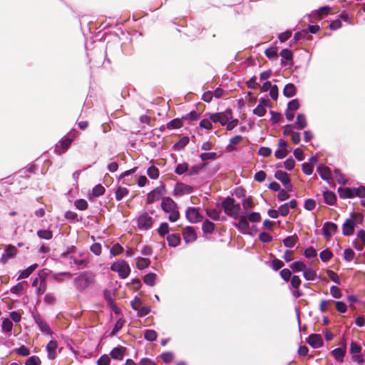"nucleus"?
<instances>
[{"instance_id": "nucleus-1", "label": "nucleus", "mask_w": 365, "mask_h": 365, "mask_svg": "<svg viewBox=\"0 0 365 365\" xmlns=\"http://www.w3.org/2000/svg\"><path fill=\"white\" fill-rule=\"evenodd\" d=\"M162 210L169 213L168 219L170 222H176L180 217L178 204L170 197L163 198L161 202Z\"/></svg>"}, {"instance_id": "nucleus-2", "label": "nucleus", "mask_w": 365, "mask_h": 365, "mask_svg": "<svg viewBox=\"0 0 365 365\" xmlns=\"http://www.w3.org/2000/svg\"><path fill=\"white\" fill-rule=\"evenodd\" d=\"M222 207L228 216L235 220L240 217L241 206L239 203H235L234 198L230 197L225 198L222 202Z\"/></svg>"}, {"instance_id": "nucleus-3", "label": "nucleus", "mask_w": 365, "mask_h": 365, "mask_svg": "<svg viewBox=\"0 0 365 365\" xmlns=\"http://www.w3.org/2000/svg\"><path fill=\"white\" fill-rule=\"evenodd\" d=\"M94 282V276L92 273L83 272L74 278L73 284L76 289L83 291Z\"/></svg>"}, {"instance_id": "nucleus-4", "label": "nucleus", "mask_w": 365, "mask_h": 365, "mask_svg": "<svg viewBox=\"0 0 365 365\" xmlns=\"http://www.w3.org/2000/svg\"><path fill=\"white\" fill-rule=\"evenodd\" d=\"M110 269L112 271L118 272L121 279L127 278L130 273L129 264L123 259L114 262L111 265Z\"/></svg>"}, {"instance_id": "nucleus-5", "label": "nucleus", "mask_w": 365, "mask_h": 365, "mask_svg": "<svg viewBox=\"0 0 365 365\" xmlns=\"http://www.w3.org/2000/svg\"><path fill=\"white\" fill-rule=\"evenodd\" d=\"M238 222H234L233 225L238 229V230L243 233L247 234L250 230L249 220L247 218V212H245L242 215H240Z\"/></svg>"}, {"instance_id": "nucleus-6", "label": "nucleus", "mask_w": 365, "mask_h": 365, "mask_svg": "<svg viewBox=\"0 0 365 365\" xmlns=\"http://www.w3.org/2000/svg\"><path fill=\"white\" fill-rule=\"evenodd\" d=\"M165 191V188L164 185H160L152 191H150L147 196L146 202L148 204H152L158 200H159L161 197L164 195Z\"/></svg>"}, {"instance_id": "nucleus-7", "label": "nucleus", "mask_w": 365, "mask_h": 365, "mask_svg": "<svg viewBox=\"0 0 365 365\" xmlns=\"http://www.w3.org/2000/svg\"><path fill=\"white\" fill-rule=\"evenodd\" d=\"M153 224V217L148 214L144 212L141 214L138 218V227L140 230H147L152 227Z\"/></svg>"}, {"instance_id": "nucleus-8", "label": "nucleus", "mask_w": 365, "mask_h": 365, "mask_svg": "<svg viewBox=\"0 0 365 365\" xmlns=\"http://www.w3.org/2000/svg\"><path fill=\"white\" fill-rule=\"evenodd\" d=\"M192 192V187L182 182H177L173 190V195L175 197H181L190 194Z\"/></svg>"}, {"instance_id": "nucleus-9", "label": "nucleus", "mask_w": 365, "mask_h": 365, "mask_svg": "<svg viewBox=\"0 0 365 365\" xmlns=\"http://www.w3.org/2000/svg\"><path fill=\"white\" fill-rule=\"evenodd\" d=\"M186 218L191 223H197L203 220V217L200 214L198 208L190 207L185 212Z\"/></svg>"}, {"instance_id": "nucleus-10", "label": "nucleus", "mask_w": 365, "mask_h": 365, "mask_svg": "<svg viewBox=\"0 0 365 365\" xmlns=\"http://www.w3.org/2000/svg\"><path fill=\"white\" fill-rule=\"evenodd\" d=\"M72 141L73 140L70 138H62L56 145L55 152L58 155L65 153L71 145Z\"/></svg>"}, {"instance_id": "nucleus-11", "label": "nucleus", "mask_w": 365, "mask_h": 365, "mask_svg": "<svg viewBox=\"0 0 365 365\" xmlns=\"http://www.w3.org/2000/svg\"><path fill=\"white\" fill-rule=\"evenodd\" d=\"M337 225L331 222H325L322 227L323 235L327 239L331 238L332 235L337 232Z\"/></svg>"}, {"instance_id": "nucleus-12", "label": "nucleus", "mask_w": 365, "mask_h": 365, "mask_svg": "<svg viewBox=\"0 0 365 365\" xmlns=\"http://www.w3.org/2000/svg\"><path fill=\"white\" fill-rule=\"evenodd\" d=\"M307 342L314 349H317L323 345V339L320 334H312L309 336Z\"/></svg>"}, {"instance_id": "nucleus-13", "label": "nucleus", "mask_w": 365, "mask_h": 365, "mask_svg": "<svg viewBox=\"0 0 365 365\" xmlns=\"http://www.w3.org/2000/svg\"><path fill=\"white\" fill-rule=\"evenodd\" d=\"M35 323L38 326L41 331L45 334H51V331L48 324L38 314H33Z\"/></svg>"}, {"instance_id": "nucleus-14", "label": "nucleus", "mask_w": 365, "mask_h": 365, "mask_svg": "<svg viewBox=\"0 0 365 365\" xmlns=\"http://www.w3.org/2000/svg\"><path fill=\"white\" fill-rule=\"evenodd\" d=\"M16 253L17 249L13 245H9L1 256V263L6 264L11 258L14 257Z\"/></svg>"}, {"instance_id": "nucleus-15", "label": "nucleus", "mask_w": 365, "mask_h": 365, "mask_svg": "<svg viewBox=\"0 0 365 365\" xmlns=\"http://www.w3.org/2000/svg\"><path fill=\"white\" fill-rule=\"evenodd\" d=\"M280 56L282 58V61H281L282 65L287 66L289 64V66H291L293 64V61H292L293 53H292V51H290L288 48L282 49L280 51Z\"/></svg>"}, {"instance_id": "nucleus-16", "label": "nucleus", "mask_w": 365, "mask_h": 365, "mask_svg": "<svg viewBox=\"0 0 365 365\" xmlns=\"http://www.w3.org/2000/svg\"><path fill=\"white\" fill-rule=\"evenodd\" d=\"M183 239L186 243L193 242L197 239L196 232L192 227H187L183 232Z\"/></svg>"}, {"instance_id": "nucleus-17", "label": "nucleus", "mask_w": 365, "mask_h": 365, "mask_svg": "<svg viewBox=\"0 0 365 365\" xmlns=\"http://www.w3.org/2000/svg\"><path fill=\"white\" fill-rule=\"evenodd\" d=\"M125 351V347L118 346L110 351V356L113 359L121 361L124 357Z\"/></svg>"}, {"instance_id": "nucleus-18", "label": "nucleus", "mask_w": 365, "mask_h": 365, "mask_svg": "<svg viewBox=\"0 0 365 365\" xmlns=\"http://www.w3.org/2000/svg\"><path fill=\"white\" fill-rule=\"evenodd\" d=\"M58 347V344L56 341L51 340L46 345V351H47V357L50 360H53L56 358L57 353L56 349Z\"/></svg>"}, {"instance_id": "nucleus-19", "label": "nucleus", "mask_w": 365, "mask_h": 365, "mask_svg": "<svg viewBox=\"0 0 365 365\" xmlns=\"http://www.w3.org/2000/svg\"><path fill=\"white\" fill-rule=\"evenodd\" d=\"M277 180H279L287 188L291 187L289 175L282 170H277L274 174Z\"/></svg>"}, {"instance_id": "nucleus-20", "label": "nucleus", "mask_w": 365, "mask_h": 365, "mask_svg": "<svg viewBox=\"0 0 365 365\" xmlns=\"http://www.w3.org/2000/svg\"><path fill=\"white\" fill-rule=\"evenodd\" d=\"M317 171L324 180L329 182V180L332 179V174L330 168L327 166H319Z\"/></svg>"}, {"instance_id": "nucleus-21", "label": "nucleus", "mask_w": 365, "mask_h": 365, "mask_svg": "<svg viewBox=\"0 0 365 365\" xmlns=\"http://www.w3.org/2000/svg\"><path fill=\"white\" fill-rule=\"evenodd\" d=\"M46 273L44 272V270L41 271V272L38 274L40 283L38 287L36 290V292L38 295L43 294L46 290Z\"/></svg>"}, {"instance_id": "nucleus-22", "label": "nucleus", "mask_w": 365, "mask_h": 365, "mask_svg": "<svg viewBox=\"0 0 365 365\" xmlns=\"http://www.w3.org/2000/svg\"><path fill=\"white\" fill-rule=\"evenodd\" d=\"M355 225L349 219H346L343 224L342 233L345 236H350L354 232Z\"/></svg>"}, {"instance_id": "nucleus-23", "label": "nucleus", "mask_w": 365, "mask_h": 365, "mask_svg": "<svg viewBox=\"0 0 365 365\" xmlns=\"http://www.w3.org/2000/svg\"><path fill=\"white\" fill-rule=\"evenodd\" d=\"M339 197L342 199L354 197V188L352 187H341L337 190Z\"/></svg>"}, {"instance_id": "nucleus-24", "label": "nucleus", "mask_w": 365, "mask_h": 365, "mask_svg": "<svg viewBox=\"0 0 365 365\" xmlns=\"http://www.w3.org/2000/svg\"><path fill=\"white\" fill-rule=\"evenodd\" d=\"M323 196L327 204L329 205H333L335 204L336 201V196L334 192L327 190L323 192Z\"/></svg>"}, {"instance_id": "nucleus-25", "label": "nucleus", "mask_w": 365, "mask_h": 365, "mask_svg": "<svg viewBox=\"0 0 365 365\" xmlns=\"http://www.w3.org/2000/svg\"><path fill=\"white\" fill-rule=\"evenodd\" d=\"M332 355L334 358L339 362H342L344 360V357L346 353V348L345 346L344 348L339 347L334 349L332 351Z\"/></svg>"}, {"instance_id": "nucleus-26", "label": "nucleus", "mask_w": 365, "mask_h": 365, "mask_svg": "<svg viewBox=\"0 0 365 365\" xmlns=\"http://www.w3.org/2000/svg\"><path fill=\"white\" fill-rule=\"evenodd\" d=\"M297 92L296 86L293 83L287 84L283 90V94L287 98L293 97Z\"/></svg>"}, {"instance_id": "nucleus-27", "label": "nucleus", "mask_w": 365, "mask_h": 365, "mask_svg": "<svg viewBox=\"0 0 365 365\" xmlns=\"http://www.w3.org/2000/svg\"><path fill=\"white\" fill-rule=\"evenodd\" d=\"M38 264H33L26 269L21 271L18 277V279L27 278L38 267Z\"/></svg>"}, {"instance_id": "nucleus-28", "label": "nucleus", "mask_w": 365, "mask_h": 365, "mask_svg": "<svg viewBox=\"0 0 365 365\" xmlns=\"http://www.w3.org/2000/svg\"><path fill=\"white\" fill-rule=\"evenodd\" d=\"M297 128L302 130L307 126L306 116L302 113H299L297 116Z\"/></svg>"}, {"instance_id": "nucleus-29", "label": "nucleus", "mask_w": 365, "mask_h": 365, "mask_svg": "<svg viewBox=\"0 0 365 365\" xmlns=\"http://www.w3.org/2000/svg\"><path fill=\"white\" fill-rule=\"evenodd\" d=\"M215 226L213 222H212L211 221H210L208 220H206L202 223V230L204 233L211 234L213 232V231L215 230Z\"/></svg>"}, {"instance_id": "nucleus-30", "label": "nucleus", "mask_w": 365, "mask_h": 365, "mask_svg": "<svg viewBox=\"0 0 365 365\" xmlns=\"http://www.w3.org/2000/svg\"><path fill=\"white\" fill-rule=\"evenodd\" d=\"M14 324L11 320L6 318L3 320L1 324V329L4 333H9L12 331Z\"/></svg>"}, {"instance_id": "nucleus-31", "label": "nucleus", "mask_w": 365, "mask_h": 365, "mask_svg": "<svg viewBox=\"0 0 365 365\" xmlns=\"http://www.w3.org/2000/svg\"><path fill=\"white\" fill-rule=\"evenodd\" d=\"M221 211L215 208H207V215L213 220H219Z\"/></svg>"}, {"instance_id": "nucleus-32", "label": "nucleus", "mask_w": 365, "mask_h": 365, "mask_svg": "<svg viewBox=\"0 0 365 365\" xmlns=\"http://www.w3.org/2000/svg\"><path fill=\"white\" fill-rule=\"evenodd\" d=\"M129 193L128 190L126 187H118L115 191V199L118 201L121 200L123 197L127 196Z\"/></svg>"}, {"instance_id": "nucleus-33", "label": "nucleus", "mask_w": 365, "mask_h": 365, "mask_svg": "<svg viewBox=\"0 0 365 365\" xmlns=\"http://www.w3.org/2000/svg\"><path fill=\"white\" fill-rule=\"evenodd\" d=\"M190 141V138L187 136H183L174 145V148L177 150L183 149Z\"/></svg>"}, {"instance_id": "nucleus-34", "label": "nucleus", "mask_w": 365, "mask_h": 365, "mask_svg": "<svg viewBox=\"0 0 365 365\" xmlns=\"http://www.w3.org/2000/svg\"><path fill=\"white\" fill-rule=\"evenodd\" d=\"M156 278L157 275L155 273L150 272L145 275L143 281L147 285L153 287L155 284Z\"/></svg>"}, {"instance_id": "nucleus-35", "label": "nucleus", "mask_w": 365, "mask_h": 365, "mask_svg": "<svg viewBox=\"0 0 365 365\" xmlns=\"http://www.w3.org/2000/svg\"><path fill=\"white\" fill-rule=\"evenodd\" d=\"M189 170V165L187 163H182L178 164L175 168V173L179 175H181L185 173H187Z\"/></svg>"}, {"instance_id": "nucleus-36", "label": "nucleus", "mask_w": 365, "mask_h": 365, "mask_svg": "<svg viewBox=\"0 0 365 365\" xmlns=\"http://www.w3.org/2000/svg\"><path fill=\"white\" fill-rule=\"evenodd\" d=\"M167 240L170 246L175 247L179 245L180 242V238L179 236L175 234H172L168 235Z\"/></svg>"}, {"instance_id": "nucleus-37", "label": "nucleus", "mask_w": 365, "mask_h": 365, "mask_svg": "<svg viewBox=\"0 0 365 365\" xmlns=\"http://www.w3.org/2000/svg\"><path fill=\"white\" fill-rule=\"evenodd\" d=\"M132 307L133 309L138 311V315L140 317H143L146 316L149 314L150 312V309L149 307L144 306V307H134V304H132Z\"/></svg>"}, {"instance_id": "nucleus-38", "label": "nucleus", "mask_w": 365, "mask_h": 365, "mask_svg": "<svg viewBox=\"0 0 365 365\" xmlns=\"http://www.w3.org/2000/svg\"><path fill=\"white\" fill-rule=\"evenodd\" d=\"M220 123L222 125H225L229 120L232 118V112L230 110H227L225 113H220Z\"/></svg>"}, {"instance_id": "nucleus-39", "label": "nucleus", "mask_w": 365, "mask_h": 365, "mask_svg": "<svg viewBox=\"0 0 365 365\" xmlns=\"http://www.w3.org/2000/svg\"><path fill=\"white\" fill-rule=\"evenodd\" d=\"M303 275L307 280L312 281L315 279L317 276V272L312 268L306 267L303 272Z\"/></svg>"}, {"instance_id": "nucleus-40", "label": "nucleus", "mask_w": 365, "mask_h": 365, "mask_svg": "<svg viewBox=\"0 0 365 365\" xmlns=\"http://www.w3.org/2000/svg\"><path fill=\"white\" fill-rule=\"evenodd\" d=\"M297 237L296 235L288 236L283 240L284 245L287 247L292 248L295 246Z\"/></svg>"}, {"instance_id": "nucleus-41", "label": "nucleus", "mask_w": 365, "mask_h": 365, "mask_svg": "<svg viewBox=\"0 0 365 365\" xmlns=\"http://www.w3.org/2000/svg\"><path fill=\"white\" fill-rule=\"evenodd\" d=\"M147 175L153 180H156L159 177V170L155 166H150L147 170Z\"/></svg>"}, {"instance_id": "nucleus-42", "label": "nucleus", "mask_w": 365, "mask_h": 365, "mask_svg": "<svg viewBox=\"0 0 365 365\" xmlns=\"http://www.w3.org/2000/svg\"><path fill=\"white\" fill-rule=\"evenodd\" d=\"M182 126V122L180 119L179 118H175L172 120H170L168 124H167V128L170 130H172V129H178V128H180Z\"/></svg>"}, {"instance_id": "nucleus-43", "label": "nucleus", "mask_w": 365, "mask_h": 365, "mask_svg": "<svg viewBox=\"0 0 365 365\" xmlns=\"http://www.w3.org/2000/svg\"><path fill=\"white\" fill-rule=\"evenodd\" d=\"M306 267L307 265L302 261L294 262L290 265V268L295 272H304Z\"/></svg>"}, {"instance_id": "nucleus-44", "label": "nucleus", "mask_w": 365, "mask_h": 365, "mask_svg": "<svg viewBox=\"0 0 365 365\" xmlns=\"http://www.w3.org/2000/svg\"><path fill=\"white\" fill-rule=\"evenodd\" d=\"M349 219L355 225V227H356L358 225L362 223L364 217L360 213H352L351 217Z\"/></svg>"}, {"instance_id": "nucleus-45", "label": "nucleus", "mask_w": 365, "mask_h": 365, "mask_svg": "<svg viewBox=\"0 0 365 365\" xmlns=\"http://www.w3.org/2000/svg\"><path fill=\"white\" fill-rule=\"evenodd\" d=\"M157 333L153 329H147L144 334V338L149 341H153L157 339Z\"/></svg>"}, {"instance_id": "nucleus-46", "label": "nucleus", "mask_w": 365, "mask_h": 365, "mask_svg": "<svg viewBox=\"0 0 365 365\" xmlns=\"http://www.w3.org/2000/svg\"><path fill=\"white\" fill-rule=\"evenodd\" d=\"M242 140V136L240 135H235L230 140V144L227 145V149L228 150H233L235 148L233 145L238 144Z\"/></svg>"}, {"instance_id": "nucleus-47", "label": "nucleus", "mask_w": 365, "mask_h": 365, "mask_svg": "<svg viewBox=\"0 0 365 365\" xmlns=\"http://www.w3.org/2000/svg\"><path fill=\"white\" fill-rule=\"evenodd\" d=\"M37 235L38 237L45 240H50L53 237L52 232L48 230H40L37 232Z\"/></svg>"}, {"instance_id": "nucleus-48", "label": "nucleus", "mask_w": 365, "mask_h": 365, "mask_svg": "<svg viewBox=\"0 0 365 365\" xmlns=\"http://www.w3.org/2000/svg\"><path fill=\"white\" fill-rule=\"evenodd\" d=\"M150 264V261L148 258H139L137 262V267L139 269H143L146 267H148Z\"/></svg>"}, {"instance_id": "nucleus-49", "label": "nucleus", "mask_w": 365, "mask_h": 365, "mask_svg": "<svg viewBox=\"0 0 365 365\" xmlns=\"http://www.w3.org/2000/svg\"><path fill=\"white\" fill-rule=\"evenodd\" d=\"M123 247L120 244L115 243L111 247V249L110 250V253L112 256H116V255L121 254L123 252Z\"/></svg>"}, {"instance_id": "nucleus-50", "label": "nucleus", "mask_w": 365, "mask_h": 365, "mask_svg": "<svg viewBox=\"0 0 365 365\" xmlns=\"http://www.w3.org/2000/svg\"><path fill=\"white\" fill-rule=\"evenodd\" d=\"M74 205L80 210H85L88 208V202L84 199H79L75 201Z\"/></svg>"}, {"instance_id": "nucleus-51", "label": "nucleus", "mask_w": 365, "mask_h": 365, "mask_svg": "<svg viewBox=\"0 0 365 365\" xmlns=\"http://www.w3.org/2000/svg\"><path fill=\"white\" fill-rule=\"evenodd\" d=\"M354 256H355V253H354V252L351 248H348V249L344 250V259L346 262L352 261L354 259Z\"/></svg>"}, {"instance_id": "nucleus-52", "label": "nucleus", "mask_w": 365, "mask_h": 365, "mask_svg": "<svg viewBox=\"0 0 365 365\" xmlns=\"http://www.w3.org/2000/svg\"><path fill=\"white\" fill-rule=\"evenodd\" d=\"M15 352L22 356H27L30 354V350L24 345H21L20 347L16 349Z\"/></svg>"}, {"instance_id": "nucleus-53", "label": "nucleus", "mask_w": 365, "mask_h": 365, "mask_svg": "<svg viewBox=\"0 0 365 365\" xmlns=\"http://www.w3.org/2000/svg\"><path fill=\"white\" fill-rule=\"evenodd\" d=\"M106 191L105 187L101 185H97L93 188V195L96 197L101 196Z\"/></svg>"}, {"instance_id": "nucleus-54", "label": "nucleus", "mask_w": 365, "mask_h": 365, "mask_svg": "<svg viewBox=\"0 0 365 365\" xmlns=\"http://www.w3.org/2000/svg\"><path fill=\"white\" fill-rule=\"evenodd\" d=\"M332 253L328 249L323 250L319 254L320 259L323 262L329 261L332 257Z\"/></svg>"}, {"instance_id": "nucleus-55", "label": "nucleus", "mask_w": 365, "mask_h": 365, "mask_svg": "<svg viewBox=\"0 0 365 365\" xmlns=\"http://www.w3.org/2000/svg\"><path fill=\"white\" fill-rule=\"evenodd\" d=\"M247 218L249 222H258L261 220V215L259 212H252L250 214H247Z\"/></svg>"}, {"instance_id": "nucleus-56", "label": "nucleus", "mask_w": 365, "mask_h": 365, "mask_svg": "<svg viewBox=\"0 0 365 365\" xmlns=\"http://www.w3.org/2000/svg\"><path fill=\"white\" fill-rule=\"evenodd\" d=\"M216 156L217 153L215 152L203 153L200 155V158L202 161H207L209 160H215L216 158Z\"/></svg>"}, {"instance_id": "nucleus-57", "label": "nucleus", "mask_w": 365, "mask_h": 365, "mask_svg": "<svg viewBox=\"0 0 365 365\" xmlns=\"http://www.w3.org/2000/svg\"><path fill=\"white\" fill-rule=\"evenodd\" d=\"M304 255L307 258L310 259V258L316 257L317 255V250L314 247H310L307 248L304 250Z\"/></svg>"}, {"instance_id": "nucleus-58", "label": "nucleus", "mask_w": 365, "mask_h": 365, "mask_svg": "<svg viewBox=\"0 0 365 365\" xmlns=\"http://www.w3.org/2000/svg\"><path fill=\"white\" fill-rule=\"evenodd\" d=\"M110 357L107 354L102 355L97 361V365H110Z\"/></svg>"}, {"instance_id": "nucleus-59", "label": "nucleus", "mask_w": 365, "mask_h": 365, "mask_svg": "<svg viewBox=\"0 0 365 365\" xmlns=\"http://www.w3.org/2000/svg\"><path fill=\"white\" fill-rule=\"evenodd\" d=\"M330 294L334 298L340 299L342 297V293L340 289L336 286H331L330 288Z\"/></svg>"}, {"instance_id": "nucleus-60", "label": "nucleus", "mask_w": 365, "mask_h": 365, "mask_svg": "<svg viewBox=\"0 0 365 365\" xmlns=\"http://www.w3.org/2000/svg\"><path fill=\"white\" fill-rule=\"evenodd\" d=\"M158 234L160 236H164L169 232V225L167 222H163L160 224L158 230Z\"/></svg>"}, {"instance_id": "nucleus-61", "label": "nucleus", "mask_w": 365, "mask_h": 365, "mask_svg": "<svg viewBox=\"0 0 365 365\" xmlns=\"http://www.w3.org/2000/svg\"><path fill=\"white\" fill-rule=\"evenodd\" d=\"M41 360L37 356H30L26 361L25 365H40Z\"/></svg>"}, {"instance_id": "nucleus-62", "label": "nucleus", "mask_w": 365, "mask_h": 365, "mask_svg": "<svg viewBox=\"0 0 365 365\" xmlns=\"http://www.w3.org/2000/svg\"><path fill=\"white\" fill-rule=\"evenodd\" d=\"M299 108V103L297 99H294L289 101L287 104V110L294 111Z\"/></svg>"}, {"instance_id": "nucleus-63", "label": "nucleus", "mask_w": 365, "mask_h": 365, "mask_svg": "<svg viewBox=\"0 0 365 365\" xmlns=\"http://www.w3.org/2000/svg\"><path fill=\"white\" fill-rule=\"evenodd\" d=\"M259 239L264 243H269L272 240V237L267 232H263L259 235Z\"/></svg>"}, {"instance_id": "nucleus-64", "label": "nucleus", "mask_w": 365, "mask_h": 365, "mask_svg": "<svg viewBox=\"0 0 365 365\" xmlns=\"http://www.w3.org/2000/svg\"><path fill=\"white\" fill-rule=\"evenodd\" d=\"M23 289V282H19L11 288V292L16 295H20Z\"/></svg>"}]
</instances>
